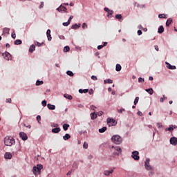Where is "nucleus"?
I'll list each match as a JSON object with an SVG mask.
<instances>
[{
    "label": "nucleus",
    "instance_id": "obj_1",
    "mask_svg": "<svg viewBox=\"0 0 177 177\" xmlns=\"http://www.w3.org/2000/svg\"><path fill=\"white\" fill-rule=\"evenodd\" d=\"M145 168L149 171V175H154V167L150 165V158H149L145 160Z\"/></svg>",
    "mask_w": 177,
    "mask_h": 177
},
{
    "label": "nucleus",
    "instance_id": "obj_2",
    "mask_svg": "<svg viewBox=\"0 0 177 177\" xmlns=\"http://www.w3.org/2000/svg\"><path fill=\"white\" fill-rule=\"evenodd\" d=\"M16 143L13 137L6 136L4 138V145L5 146H13Z\"/></svg>",
    "mask_w": 177,
    "mask_h": 177
},
{
    "label": "nucleus",
    "instance_id": "obj_3",
    "mask_svg": "<svg viewBox=\"0 0 177 177\" xmlns=\"http://www.w3.org/2000/svg\"><path fill=\"white\" fill-rule=\"evenodd\" d=\"M111 151L113 153V157H115V156H119L121 154L122 149L120 147L112 146L111 147Z\"/></svg>",
    "mask_w": 177,
    "mask_h": 177
},
{
    "label": "nucleus",
    "instance_id": "obj_4",
    "mask_svg": "<svg viewBox=\"0 0 177 177\" xmlns=\"http://www.w3.org/2000/svg\"><path fill=\"white\" fill-rule=\"evenodd\" d=\"M111 140L113 143H115V145H121L122 142V138H121V136L118 135H115L111 138Z\"/></svg>",
    "mask_w": 177,
    "mask_h": 177
},
{
    "label": "nucleus",
    "instance_id": "obj_5",
    "mask_svg": "<svg viewBox=\"0 0 177 177\" xmlns=\"http://www.w3.org/2000/svg\"><path fill=\"white\" fill-rule=\"evenodd\" d=\"M44 168L42 165H37V166L33 167L32 172L34 175H37V174H41V169Z\"/></svg>",
    "mask_w": 177,
    "mask_h": 177
},
{
    "label": "nucleus",
    "instance_id": "obj_6",
    "mask_svg": "<svg viewBox=\"0 0 177 177\" xmlns=\"http://www.w3.org/2000/svg\"><path fill=\"white\" fill-rule=\"evenodd\" d=\"M131 157L135 160L136 161H139L140 157L139 156V151H133L131 153Z\"/></svg>",
    "mask_w": 177,
    "mask_h": 177
},
{
    "label": "nucleus",
    "instance_id": "obj_7",
    "mask_svg": "<svg viewBox=\"0 0 177 177\" xmlns=\"http://www.w3.org/2000/svg\"><path fill=\"white\" fill-rule=\"evenodd\" d=\"M2 56H3L5 60H7L8 62H9V60H12V55L8 52L3 53Z\"/></svg>",
    "mask_w": 177,
    "mask_h": 177
},
{
    "label": "nucleus",
    "instance_id": "obj_8",
    "mask_svg": "<svg viewBox=\"0 0 177 177\" xmlns=\"http://www.w3.org/2000/svg\"><path fill=\"white\" fill-rule=\"evenodd\" d=\"M106 122L107 124L109 125V127H114V125H115V120L113 119V118H107L106 120Z\"/></svg>",
    "mask_w": 177,
    "mask_h": 177
},
{
    "label": "nucleus",
    "instance_id": "obj_9",
    "mask_svg": "<svg viewBox=\"0 0 177 177\" xmlns=\"http://www.w3.org/2000/svg\"><path fill=\"white\" fill-rule=\"evenodd\" d=\"M170 145L172 146H176L177 145V138L176 137H171L169 140Z\"/></svg>",
    "mask_w": 177,
    "mask_h": 177
},
{
    "label": "nucleus",
    "instance_id": "obj_10",
    "mask_svg": "<svg viewBox=\"0 0 177 177\" xmlns=\"http://www.w3.org/2000/svg\"><path fill=\"white\" fill-rule=\"evenodd\" d=\"M114 169L115 168L104 171V175H105V176H110V175L114 172Z\"/></svg>",
    "mask_w": 177,
    "mask_h": 177
},
{
    "label": "nucleus",
    "instance_id": "obj_11",
    "mask_svg": "<svg viewBox=\"0 0 177 177\" xmlns=\"http://www.w3.org/2000/svg\"><path fill=\"white\" fill-rule=\"evenodd\" d=\"M166 67L167 68H169V70H176V66H172L171 64L169 62H165Z\"/></svg>",
    "mask_w": 177,
    "mask_h": 177
},
{
    "label": "nucleus",
    "instance_id": "obj_12",
    "mask_svg": "<svg viewBox=\"0 0 177 177\" xmlns=\"http://www.w3.org/2000/svg\"><path fill=\"white\" fill-rule=\"evenodd\" d=\"M19 136L22 139V140H27V139H28V138L27 137V134L24 132H20Z\"/></svg>",
    "mask_w": 177,
    "mask_h": 177
},
{
    "label": "nucleus",
    "instance_id": "obj_13",
    "mask_svg": "<svg viewBox=\"0 0 177 177\" xmlns=\"http://www.w3.org/2000/svg\"><path fill=\"white\" fill-rule=\"evenodd\" d=\"M4 158H6V160H10V159H12V153H10L9 152H6L4 154Z\"/></svg>",
    "mask_w": 177,
    "mask_h": 177
},
{
    "label": "nucleus",
    "instance_id": "obj_14",
    "mask_svg": "<svg viewBox=\"0 0 177 177\" xmlns=\"http://www.w3.org/2000/svg\"><path fill=\"white\" fill-rule=\"evenodd\" d=\"M60 131H61L60 127H55L51 130V132L53 133H59Z\"/></svg>",
    "mask_w": 177,
    "mask_h": 177
},
{
    "label": "nucleus",
    "instance_id": "obj_15",
    "mask_svg": "<svg viewBox=\"0 0 177 177\" xmlns=\"http://www.w3.org/2000/svg\"><path fill=\"white\" fill-rule=\"evenodd\" d=\"M46 35H47L48 41H52V36L50 35V29L47 30Z\"/></svg>",
    "mask_w": 177,
    "mask_h": 177
},
{
    "label": "nucleus",
    "instance_id": "obj_16",
    "mask_svg": "<svg viewBox=\"0 0 177 177\" xmlns=\"http://www.w3.org/2000/svg\"><path fill=\"white\" fill-rule=\"evenodd\" d=\"M47 107L49 110H56V106L51 104H48Z\"/></svg>",
    "mask_w": 177,
    "mask_h": 177
},
{
    "label": "nucleus",
    "instance_id": "obj_17",
    "mask_svg": "<svg viewBox=\"0 0 177 177\" xmlns=\"http://www.w3.org/2000/svg\"><path fill=\"white\" fill-rule=\"evenodd\" d=\"M90 115L91 120H96V118H97V113H96V112L91 113Z\"/></svg>",
    "mask_w": 177,
    "mask_h": 177
},
{
    "label": "nucleus",
    "instance_id": "obj_18",
    "mask_svg": "<svg viewBox=\"0 0 177 177\" xmlns=\"http://www.w3.org/2000/svg\"><path fill=\"white\" fill-rule=\"evenodd\" d=\"M80 27H81V24H75L71 26V28L73 30H77V28H80Z\"/></svg>",
    "mask_w": 177,
    "mask_h": 177
},
{
    "label": "nucleus",
    "instance_id": "obj_19",
    "mask_svg": "<svg viewBox=\"0 0 177 177\" xmlns=\"http://www.w3.org/2000/svg\"><path fill=\"white\" fill-rule=\"evenodd\" d=\"M34 50H35V45L32 44L30 48H29V53H32V52H34Z\"/></svg>",
    "mask_w": 177,
    "mask_h": 177
},
{
    "label": "nucleus",
    "instance_id": "obj_20",
    "mask_svg": "<svg viewBox=\"0 0 177 177\" xmlns=\"http://www.w3.org/2000/svg\"><path fill=\"white\" fill-rule=\"evenodd\" d=\"M89 92V89H79V93H88Z\"/></svg>",
    "mask_w": 177,
    "mask_h": 177
},
{
    "label": "nucleus",
    "instance_id": "obj_21",
    "mask_svg": "<svg viewBox=\"0 0 177 177\" xmlns=\"http://www.w3.org/2000/svg\"><path fill=\"white\" fill-rule=\"evenodd\" d=\"M98 131H99L100 133H104V132H106V131H107V127H104L101 129H99Z\"/></svg>",
    "mask_w": 177,
    "mask_h": 177
},
{
    "label": "nucleus",
    "instance_id": "obj_22",
    "mask_svg": "<svg viewBox=\"0 0 177 177\" xmlns=\"http://www.w3.org/2000/svg\"><path fill=\"white\" fill-rule=\"evenodd\" d=\"M70 138H71V136H70L68 133H66L65 136H63L64 140H68Z\"/></svg>",
    "mask_w": 177,
    "mask_h": 177
},
{
    "label": "nucleus",
    "instance_id": "obj_23",
    "mask_svg": "<svg viewBox=\"0 0 177 177\" xmlns=\"http://www.w3.org/2000/svg\"><path fill=\"white\" fill-rule=\"evenodd\" d=\"M171 23H172V19L169 18L166 21V26L169 27V26L171 25Z\"/></svg>",
    "mask_w": 177,
    "mask_h": 177
},
{
    "label": "nucleus",
    "instance_id": "obj_24",
    "mask_svg": "<svg viewBox=\"0 0 177 177\" xmlns=\"http://www.w3.org/2000/svg\"><path fill=\"white\" fill-rule=\"evenodd\" d=\"M145 91L148 92L149 95H153V93H154V91L151 88L145 89Z\"/></svg>",
    "mask_w": 177,
    "mask_h": 177
},
{
    "label": "nucleus",
    "instance_id": "obj_25",
    "mask_svg": "<svg viewBox=\"0 0 177 177\" xmlns=\"http://www.w3.org/2000/svg\"><path fill=\"white\" fill-rule=\"evenodd\" d=\"M158 32L159 34H162L164 32V26H160L159 28H158Z\"/></svg>",
    "mask_w": 177,
    "mask_h": 177
},
{
    "label": "nucleus",
    "instance_id": "obj_26",
    "mask_svg": "<svg viewBox=\"0 0 177 177\" xmlns=\"http://www.w3.org/2000/svg\"><path fill=\"white\" fill-rule=\"evenodd\" d=\"M64 97L66 99H68V100H73V96L71 95L64 94Z\"/></svg>",
    "mask_w": 177,
    "mask_h": 177
},
{
    "label": "nucleus",
    "instance_id": "obj_27",
    "mask_svg": "<svg viewBox=\"0 0 177 177\" xmlns=\"http://www.w3.org/2000/svg\"><path fill=\"white\" fill-rule=\"evenodd\" d=\"M104 84H113V80L107 79L104 80Z\"/></svg>",
    "mask_w": 177,
    "mask_h": 177
},
{
    "label": "nucleus",
    "instance_id": "obj_28",
    "mask_svg": "<svg viewBox=\"0 0 177 177\" xmlns=\"http://www.w3.org/2000/svg\"><path fill=\"white\" fill-rule=\"evenodd\" d=\"M39 85H44V81L42 80H37L36 86H39Z\"/></svg>",
    "mask_w": 177,
    "mask_h": 177
},
{
    "label": "nucleus",
    "instance_id": "obj_29",
    "mask_svg": "<svg viewBox=\"0 0 177 177\" xmlns=\"http://www.w3.org/2000/svg\"><path fill=\"white\" fill-rule=\"evenodd\" d=\"M60 10L61 12H64L65 13H67V8L63 5H62V7L60 8Z\"/></svg>",
    "mask_w": 177,
    "mask_h": 177
},
{
    "label": "nucleus",
    "instance_id": "obj_30",
    "mask_svg": "<svg viewBox=\"0 0 177 177\" xmlns=\"http://www.w3.org/2000/svg\"><path fill=\"white\" fill-rule=\"evenodd\" d=\"M69 127H70V124H63L64 131H67V129H68Z\"/></svg>",
    "mask_w": 177,
    "mask_h": 177
},
{
    "label": "nucleus",
    "instance_id": "obj_31",
    "mask_svg": "<svg viewBox=\"0 0 177 177\" xmlns=\"http://www.w3.org/2000/svg\"><path fill=\"white\" fill-rule=\"evenodd\" d=\"M3 31L4 34H9V32L10 31V28H4Z\"/></svg>",
    "mask_w": 177,
    "mask_h": 177
},
{
    "label": "nucleus",
    "instance_id": "obj_32",
    "mask_svg": "<svg viewBox=\"0 0 177 177\" xmlns=\"http://www.w3.org/2000/svg\"><path fill=\"white\" fill-rule=\"evenodd\" d=\"M15 45H21L22 41L20 39H17L14 42Z\"/></svg>",
    "mask_w": 177,
    "mask_h": 177
},
{
    "label": "nucleus",
    "instance_id": "obj_33",
    "mask_svg": "<svg viewBox=\"0 0 177 177\" xmlns=\"http://www.w3.org/2000/svg\"><path fill=\"white\" fill-rule=\"evenodd\" d=\"M122 67L120 64H117L115 66V71H120L121 70Z\"/></svg>",
    "mask_w": 177,
    "mask_h": 177
},
{
    "label": "nucleus",
    "instance_id": "obj_34",
    "mask_svg": "<svg viewBox=\"0 0 177 177\" xmlns=\"http://www.w3.org/2000/svg\"><path fill=\"white\" fill-rule=\"evenodd\" d=\"M35 45L36 46H38V47L39 48L40 46H42V45H44V42L39 43V42H38V41H35Z\"/></svg>",
    "mask_w": 177,
    "mask_h": 177
},
{
    "label": "nucleus",
    "instance_id": "obj_35",
    "mask_svg": "<svg viewBox=\"0 0 177 177\" xmlns=\"http://www.w3.org/2000/svg\"><path fill=\"white\" fill-rule=\"evenodd\" d=\"M158 17L159 19H167V15H165V14H160Z\"/></svg>",
    "mask_w": 177,
    "mask_h": 177
},
{
    "label": "nucleus",
    "instance_id": "obj_36",
    "mask_svg": "<svg viewBox=\"0 0 177 177\" xmlns=\"http://www.w3.org/2000/svg\"><path fill=\"white\" fill-rule=\"evenodd\" d=\"M66 74L67 75H69V77H73L74 75V73H73V71H67Z\"/></svg>",
    "mask_w": 177,
    "mask_h": 177
},
{
    "label": "nucleus",
    "instance_id": "obj_37",
    "mask_svg": "<svg viewBox=\"0 0 177 177\" xmlns=\"http://www.w3.org/2000/svg\"><path fill=\"white\" fill-rule=\"evenodd\" d=\"M113 13H114V11L110 10L109 12H108L107 17H111Z\"/></svg>",
    "mask_w": 177,
    "mask_h": 177
},
{
    "label": "nucleus",
    "instance_id": "obj_38",
    "mask_svg": "<svg viewBox=\"0 0 177 177\" xmlns=\"http://www.w3.org/2000/svg\"><path fill=\"white\" fill-rule=\"evenodd\" d=\"M165 99H167V97H165V95H163L162 97H160V103H164V100H165Z\"/></svg>",
    "mask_w": 177,
    "mask_h": 177
},
{
    "label": "nucleus",
    "instance_id": "obj_39",
    "mask_svg": "<svg viewBox=\"0 0 177 177\" xmlns=\"http://www.w3.org/2000/svg\"><path fill=\"white\" fill-rule=\"evenodd\" d=\"M115 19H118V20H121L122 19V15H121L120 14H117L115 15Z\"/></svg>",
    "mask_w": 177,
    "mask_h": 177
},
{
    "label": "nucleus",
    "instance_id": "obj_40",
    "mask_svg": "<svg viewBox=\"0 0 177 177\" xmlns=\"http://www.w3.org/2000/svg\"><path fill=\"white\" fill-rule=\"evenodd\" d=\"M139 102V97H136L134 100V105L136 106L138 104V102Z\"/></svg>",
    "mask_w": 177,
    "mask_h": 177
},
{
    "label": "nucleus",
    "instance_id": "obj_41",
    "mask_svg": "<svg viewBox=\"0 0 177 177\" xmlns=\"http://www.w3.org/2000/svg\"><path fill=\"white\" fill-rule=\"evenodd\" d=\"M70 50V46H66L64 48V52H68Z\"/></svg>",
    "mask_w": 177,
    "mask_h": 177
},
{
    "label": "nucleus",
    "instance_id": "obj_42",
    "mask_svg": "<svg viewBox=\"0 0 177 177\" xmlns=\"http://www.w3.org/2000/svg\"><path fill=\"white\" fill-rule=\"evenodd\" d=\"M165 131H169V132H172V131H174V127H172V126L170 125L169 128L165 129Z\"/></svg>",
    "mask_w": 177,
    "mask_h": 177
},
{
    "label": "nucleus",
    "instance_id": "obj_43",
    "mask_svg": "<svg viewBox=\"0 0 177 177\" xmlns=\"http://www.w3.org/2000/svg\"><path fill=\"white\" fill-rule=\"evenodd\" d=\"M51 127H52L53 128H57V127H59V124H57V123H53V124H51Z\"/></svg>",
    "mask_w": 177,
    "mask_h": 177
},
{
    "label": "nucleus",
    "instance_id": "obj_44",
    "mask_svg": "<svg viewBox=\"0 0 177 177\" xmlns=\"http://www.w3.org/2000/svg\"><path fill=\"white\" fill-rule=\"evenodd\" d=\"M138 82H141V83H143V82H145V78H143V77H139L138 78Z\"/></svg>",
    "mask_w": 177,
    "mask_h": 177
},
{
    "label": "nucleus",
    "instance_id": "obj_45",
    "mask_svg": "<svg viewBox=\"0 0 177 177\" xmlns=\"http://www.w3.org/2000/svg\"><path fill=\"white\" fill-rule=\"evenodd\" d=\"M37 121V122H39V124H41V122L39 121H41V115H37L36 117Z\"/></svg>",
    "mask_w": 177,
    "mask_h": 177
},
{
    "label": "nucleus",
    "instance_id": "obj_46",
    "mask_svg": "<svg viewBox=\"0 0 177 177\" xmlns=\"http://www.w3.org/2000/svg\"><path fill=\"white\" fill-rule=\"evenodd\" d=\"M82 27V28H88V24H86V23H83Z\"/></svg>",
    "mask_w": 177,
    "mask_h": 177
},
{
    "label": "nucleus",
    "instance_id": "obj_47",
    "mask_svg": "<svg viewBox=\"0 0 177 177\" xmlns=\"http://www.w3.org/2000/svg\"><path fill=\"white\" fill-rule=\"evenodd\" d=\"M103 114H104L103 111H100L97 113V115H98L99 117H102Z\"/></svg>",
    "mask_w": 177,
    "mask_h": 177
},
{
    "label": "nucleus",
    "instance_id": "obj_48",
    "mask_svg": "<svg viewBox=\"0 0 177 177\" xmlns=\"http://www.w3.org/2000/svg\"><path fill=\"white\" fill-rule=\"evenodd\" d=\"M73 19H74V16L71 15L70 17H69V19H68V21L69 24L71 23V20H73Z\"/></svg>",
    "mask_w": 177,
    "mask_h": 177
},
{
    "label": "nucleus",
    "instance_id": "obj_49",
    "mask_svg": "<svg viewBox=\"0 0 177 177\" xmlns=\"http://www.w3.org/2000/svg\"><path fill=\"white\" fill-rule=\"evenodd\" d=\"M41 105L43 106V107H46V100H43L41 102Z\"/></svg>",
    "mask_w": 177,
    "mask_h": 177
},
{
    "label": "nucleus",
    "instance_id": "obj_50",
    "mask_svg": "<svg viewBox=\"0 0 177 177\" xmlns=\"http://www.w3.org/2000/svg\"><path fill=\"white\" fill-rule=\"evenodd\" d=\"M91 80H93V81H97V77H96L95 75H92Z\"/></svg>",
    "mask_w": 177,
    "mask_h": 177
},
{
    "label": "nucleus",
    "instance_id": "obj_51",
    "mask_svg": "<svg viewBox=\"0 0 177 177\" xmlns=\"http://www.w3.org/2000/svg\"><path fill=\"white\" fill-rule=\"evenodd\" d=\"M83 148L84 149H88V144L86 143V142H84Z\"/></svg>",
    "mask_w": 177,
    "mask_h": 177
},
{
    "label": "nucleus",
    "instance_id": "obj_52",
    "mask_svg": "<svg viewBox=\"0 0 177 177\" xmlns=\"http://www.w3.org/2000/svg\"><path fill=\"white\" fill-rule=\"evenodd\" d=\"M73 168H75V169L78 168V163L77 162L73 163Z\"/></svg>",
    "mask_w": 177,
    "mask_h": 177
},
{
    "label": "nucleus",
    "instance_id": "obj_53",
    "mask_svg": "<svg viewBox=\"0 0 177 177\" xmlns=\"http://www.w3.org/2000/svg\"><path fill=\"white\" fill-rule=\"evenodd\" d=\"M11 37L13 38V39H16V33L13 32L11 35Z\"/></svg>",
    "mask_w": 177,
    "mask_h": 177
},
{
    "label": "nucleus",
    "instance_id": "obj_54",
    "mask_svg": "<svg viewBox=\"0 0 177 177\" xmlns=\"http://www.w3.org/2000/svg\"><path fill=\"white\" fill-rule=\"evenodd\" d=\"M62 24H63V26H64V27H67V26H68V25H69L70 24H69L68 21H67V22H64Z\"/></svg>",
    "mask_w": 177,
    "mask_h": 177
},
{
    "label": "nucleus",
    "instance_id": "obj_55",
    "mask_svg": "<svg viewBox=\"0 0 177 177\" xmlns=\"http://www.w3.org/2000/svg\"><path fill=\"white\" fill-rule=\"evenodd\" d=\"M103 48H104V46H103V45H99V46H97V49H98L99 50H100V49H103Z\"/></svg>",
    "mask_w": 177,
    "mask_h": 177
},
{
    "label": "nucleus",
    "instance_id": "obj_56",
    "mask_svg": "<svg viewBox=\"0 0 177 177\" xmlns=\"http://www.w3.org/2000/svg\"><path fill=\"white\" fill-rule=\"evenodd\" d=\"M122 111H125V109L122 108L121 109L118 110V112L120 113H122Z\"/></svg>",
    "mask_w": 177,
    "mask_h": 177
},
{
    "label": "nucleus",
    "instance_id": "obj_57",
    "mask_svg": "<svg viewBox=\"0 0 177 177\" xmlns=\"http://www.w3.org/2000/svg\"><path fill=\"white\" fill-rule=\"evenodd\" d=\"M6 103H12V99L8 98V99H6Z\"/></svg>",
    "mask_w": 177,
    "mask_h": 177
},
{
    "label": "nucleus",
    "instance_id": "obj_58",
    "mask_svg": "<svg viewBox=\"0 0 177 177\" xmlns=\"http://www.w3.org/2000/svg\"><path fill=\"white\" fill-rule=\"evenodd\" d=\"M88 93H89V95H93V89L91 88V89L88 91Z\"/></svg>",
    "mask_w": 177,
    "mask_h": 177
},
{
    "label": "nucleus",
    "instance_id": "obj_59",
    "mask_svg": "<svg viewBox=\"0 0 177 177\" xmlns=\"http://www.w3.org/2000/svg\"><path fill=\"white\" fill-rule=\"evenodd\" d=\"M91 110H93V111H95V110H96V106H95L94 105H91Z\"/></svg>",
    "mask_w": 177,
    "mask_h": 177
},
{
    "label": "nucleus",
    "instance_id": "obj_60",
    "mask_svg": "<svg viewBox=\"0 0 177 177\" xmlns=\"http://www.w3.org/2000/svg\"><path fill=\"white\" fill-rule=\"evenodd\" d=\"M138 115H140V117H142V115H143V114L142 113V112L140 111L137 112Z\"/></svg>",
    "mask_w": 177,
    "mask_h": 177
},
{
    "label": "nucleus",
    "instance_id": "obj_61",
    "mask_svg": "<svg viewBox=\"0 0 177 177\" xmlns=\"http://www.w3.org/2000/svg\"><path fill=\"white\" fill-rule=\"evenodd\" d=\"M138 35H142V32L140 30H138L137 32Z\"/></svg>",
    "mask_w": 177,
    "mask_h": 177
},
{
    "label": "nucleus",
    "instance_id": "obj_62",
    "mask_svg": "<svg viewBox=\"0 0 177 177\" xmlns=\"http://www.w3.org/2000/svg\"><path fill=\"white\" fill-rule=\"evenodd\" d=\"M104 10L108 13V12H110V9L109 8H104Z\"/></svg>",
    "mask_w": 177,
    "mask_h": 177
},
{
    "label": "nucleus",
    "instance_id": "obj_63",
    "mask_svg": "<svg viewBox=\"0 0 177 177\" xmlns=\"http://www.w3.org/2000/svg\"><path fill=\"white\" fill-rule=\"evenodd\" d=\"M154 48H155L156 50H157V52H158V50H159L158 46L155 45Z\"/></svg>",
    "mask_w": 177,
    "mask_h": 177
},
{
    "label": "nucleus",
    "instance_id": "obj_64",
    "mask_svg": "<svg viewBox=\"0 0 177 177\" xmlns=\"http://www.w3.org/2000/svg\"><path fill=\"white\" fill-rule=\"evenodd\" d=\"M42 8H44V1H42V2L41 3V5H40V6H39V9H42Z\"/></svg>",
    "mask_w": 177,
    "mask_h": 177
}]
</instances>
